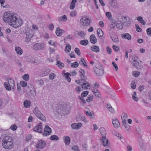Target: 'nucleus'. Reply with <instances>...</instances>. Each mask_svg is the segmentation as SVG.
<instances>
[{
	"label": "nucleus",
	"instance_id": "nucleus-32",
	"mask_svg": "<svg viewBox=\"0 0 151 151\" xmlns=\"http://www.w3.org/2000/svg\"><path fill=\"white\" fill-rule=\"evenodd\" d=\"M111 37L112 41L114 42H117L119 41L118 38L117 37L116 35H111Z\"/></svg>",
	"mask_w": 151,
	"mask_h": 151
},
{
	"label": "nucleus",
	"instance_id": "nucleus-42",
	"mask_svg": "<svg viewBox=\"0 0 151 151\" xmlns=\"http://www.w3.org/2000/svg\"><path fill=\"white\" fill-rule=\"evenodd\" d=\"M23 79L26 81H28L29 79V76L27 74L24 75L22 76Z\"/></svg>",
	"mask_w": 151,
	"mask_h": 151
},
{
	"label": "nucleus",
	"instance_id": "nucleus-30",
	"mask_svg": "<svg viewBox=\"0 0 151 151\" xmlns=\"http://www.w3.org/2000/svg\"><path fill=\"white\" fill-rule=\"evenodd\" d=\"M127 120H122V124L126 128H127L129 129V126L128 125V123L127 122Z\"/></svg>",
	"mask_w": 151,
	"mask_h": 151
},
{
	"label": "nucleus",
	"instance_id": "nucleus-9",
	"mask_svg": "<svg viewBox=\"0 0 151 151\" xmlns=\"http://www.w3.org/2000/svg\"><path fill=\"white\" fill-rule=\"evenodd\" d=\"M42 124L41 123H40L39 124H38L34 128L33 130L38 133H41L42 132V127L40 124Z\"/></svg>",
	"mask_w": 151,
	"mask_h": 151
},
{
	"label": "nucleus",
	"instance_id": "nucleus-10",
	"mask_svg": "<svg viewBox=\"0 0 151 151\" xmlns=\"http://www.w3.org/2000/svg\"><path fill=\"white\" fill-rule=\"evenodd\" d=\"M100 140L103 146H106L109 145V140L106 138V137H101Z\"/></svg>",
	"mask_w": 151,
	"mask_h": 151
},
{
	"label": "nucleus",
	"instance_id": "nucleus-16",
	"mask_svg": "<svg viewBox=\"0 0 151 151\" xmlns=\"http://www.w3.org/2000/svg\"><path fill=\"white\" fill-rule=\"evenodd\" d=\"M65 32L64 30L60 29L59 27H58L55 33L56 35L59 36H60L63 33Z\"/></svg>",
	"mask_w": 151,
	"mask_h": 151
},
{
	"label": "nucleus",
	"instance_id": "nucleus-8",
	"mask_svg": "<svg viewBox=\"0 0 151 151\" xmlns=\"http://www.w3.org/2000/svg\"><path fill=\"white\" fill-rule=\"evenodd\" d=\"M45 145L46 143L45 141L40 140L36 145V148L38 149H42L45 147Z\"/></svg>",
	"mask_w": 151,
	"mask_h": 151
},
{
	"label": "nucleus",
	"instance_id": "nucleus-1",
	"mask_svg": "<svg viewBox=\"0 0 151 151\" xmlns=\"http://www.w3.org/2000/svg\"><path fill=\"white\" fill-rule=\"evenodd\" d=\"M3 147L5 149H10L13 147L12 138L9 136H6L3 138L2 142Z\"/></svg>",
	"mask_w": 151,
	"mask_h": 151
},
{
	"label": "nucleus",
	"instance_id": "nucleus-47",
	"mask_svg": "<svg viewBox=\"0 0 151 151\" xmlns=\"http://www.w3.org/2000/svg\"><path fill=\"white\" fill-rule=\"evenodd\" d=\"M78 63L77 62H75L71 64V66L73 68H76L78 67Z\"/></svg>",
	"mask_w": 151,
	"mask_h": 151
},
{
	"label": "nucleus",
	"instance_id": "nucleus-27",
	"mask_svg": "<svg viewBox=\"0 0 151 151\" xmlns=\"http://www.w3.org/2000/svg\"><path fill=\"white\" fill-rule=\"evenodd\" d=\"M15 51H16L17 53L19 55H21L22 53V51L21 48L19 47H16L15 48Z\"/></svg>",
	"mask_w": 151,
	"mask_h": 151
},
{
	"label": "nucleus",
	"instance_id": "nucleus-12",
	"mask_svg": "<svg viewBox=\"0 0 151 151\" xmlns=\"http://www.w3.org/2000/svg\"><path fill=\"white\" fill-rule=\"evenodd\" d=\"M8 84L10 85L12 88L13 89L14 88L15 86V82L14 81L11 79V78H8Z\"/></svg>",
	"mask_w": 151,
	"mask_h": 151
},
{
	"label": "nucleus",
	"instance_id": "nucleus-57",
	"mask_svg": "<svg viewBox=\"0 0 151 151\" xmlns=\"http://www.w3.org/2000/svg\"><path fill=\"white\" fill-rule=\"evenodd\" d=\"M112 64L113 66L114 67L115 70L117 71L118 69V67L117 65L115 63V62L113 61L112 62Z\"/></svg>",
	"mask_w": 151,
	"mask_h": 151
},
{
	"label": "nucleus",
	"instance_id": "nucleus-34",
	"mask_svg": "<svg viewBox=\"0 0 151 151\" xmlns=\"http://www.w3.org/2000/svg\"><path fill=\"white\" fill-rule=\"evenodd\" d=\"M76 33H77L78 34L79 36L82 37H84L85 34L84 32L83 31H80V32L76 31Z\"/></svg>",
	"mask_w": 151,
	"mask_h": 151
},
{
	"label": "nucleus",
	"instance_id": "nucleus-53",
	"mask_svg": "<svg viewBox=\"0 0 151 151\" xmlns=\"http://www.w3.org/2000/svg\"><path fill=\"white\" fill-rule=\"evenodd\" d=\"M112 48L114 50V51L115 52H117L119 51V47L116 45H113L112 46Z\"/></svg>",
	"mask_w": 151,
	"mask_h": 151
},
{
	"label": "nucleus",
	"instance_id": "nucleus-40",
	"mask_svg": "<svg viewBox=\"0 0 151 151\" xmlns=\"http://www.w3.org/2000/svg\"><path fill=\"white\" fill-rule=\"evenodd\" d=\"M122 25V23H117V22L116 23V26L117 29H122L123 28Z\"/></svg>",
	"mask_w": 151,
	"mask_h": 151
},
{
	"label": "nucleus",
	"instance_id": "nucleus-13",
	"mask_svg": "<svg viewBox=\"0 0 151 151\" xmlns=\"http://www.w3.org/2000/svg\"><path fill=\"white\" fill-rule=\"evenodd\" d=\"M81 23L84 26H87L91 22L90 19H80Z\"/></svg>",
	"mask_w": 151,
	"mask_h": 151
},
{
	"label": "nucleus",
	"instance_id": "nucleus-63",
	"mask_svg": "<svg viewBox=\"0 0 151 151\" xmlns=\"http://www.w3.org/2000/svg\"><path fill=\"white\" fill-rule=\"evenodd\" d=\"M94 94L95 96L97 97L100 98L101 97V94L99 91H97L96 92H95Z\"/></svg>",
	"mask_w": 151,
	"mask_h": 151
},
{
	"label": "nucleus",
	"instance_id": "nucleus-48",
	"mask_svg": "<svg viewBox=\"0 0 151 151\" xmlns=\"http://www.w3.org/2000/svg\"><path fill=\"white\" fill-rule=\"evenodd\" d=\"M88 91H83L81 94V96L82 97H85L87 96L88 94Z\"/></svg>",
	"mask_w": 151,
	"mask_h": 151
},
{
	"label": "nucleus",
	"instance_id": "nucleus-20",
	"mask_svg": "<svg viewBox=\"0 0 151 151\" xmlns=\"http://www.w3.org/2000/svg\"><path fill=\"white\" fill-rule=\"evenodd\" d=\"M123 17H124V19L129 18V17L128 16H124L119 13H117L116 14V18L117 19H122Z\"/></svg>",
	"mask_w": 151,
	"mask_h": 151
},
{
	"label": "nucleus",
	"instance_id": "nucleus-49",
	"mask_svg": "<svg viewBox=\"0 0 151 151\" xmlns=\"http://www.w3.org/2000/svg\"><path fill=\"white\" fill-rule=\"evenodd\" d=\"M132 73L133 75L135 77H137L140 74L139 72L137 71H133Z\"/></svg>",
	"mask_w": 151,
	"mask_h": 151
},
{
	"label": "nucleus",
	"instance_id": "nucleus-51",
	"mask_svg": "<svg viewBox=\"0 0 151 151\" xmlns=\"http://www.w3.org/2000/svg\"><path fill=\"white\" fill-rule=\"evenodd\" d=\"M77 14V12L75 10L73 11L70 13V16L72 17H74Z\"/></svg>",
	"mask_w": 151,
	"mask_h": 151
},
{
	"label": "nucleus",
	"instance_id": "nucleus-11",
	"mask_svg": "<svg viewBox=\"0 0 151 151\" xmlns=\"http://www.w3.org/2000/svg\"><path fill=\"white\" fill-rule=\"evenodd\" d=\"M119 21L120 23H122V25L124 26H129L131 23L130 19H122Z\"/></svg>",
	"mask_w": 151,
	"mask_h": 151
},
{
	"label": "nucleus",
	"instance_id": "nucleus-33",
	"mask_svg": "<svg viewBox=\"0 0 151 151\" xmlns=\"http://www.w3.org/2000/svg\"><path fill=\"white\" fill-rule=\"evenodd\" d=\"M4 85L7 90L10 91L11 90L12 87H11L10 85H9L7 82H5L4 83Z\"/></svg>",
	"mask_w": 151,
	"mask_h": 151
},
{
	"label": "nucleus",
	"instance_id": "nucleus-31",
	"mask_svg": "<svg viewBox=\"0 0 151 151\" xmlns=\"http://www.w3.org/2000/svg\"><path fill=\"white\" fill-rule=\"evenodd\" d=\"M109 3L111 6L114 7L116 5V0H109Z\"/></svg>",
	"mask_w": 151,
	"mask_h": 151
},
{
	"label": "nucleus",
	"instance_id": "nucleus-39",
	"mask_svg": "<svg viewBox=\"0 0 151 151\" xmlns=\"http://www.w3.org/2000/svg\"><path fill=\"white\" fill-rule=\"evenodd\" d=\"M30 91L31 95L33 96H34L36 95V91L34 87L32 88L30 90Z\"/></svg>",
	"mask_w": 151,
	"mask_h": 151
},
{
	"label": "nucleus",
	"instance_id": "nucleus-21",
	"mask_svg": "<svg viewBox=\"0 0 151 151\" xmlns=\"http://www.w3.org/2000/svg\"><path fill=\"white\" fill-rule=\"evenodd\" d=\"M100 132L102 136L101 137H106V132L105 129L103 127H101L100 129Z\"/></svg>",
	"mask_w": 151,
	"mask_h": 151
},
{
	"label": "nucleus",
	"instance_id": "nucleus-6",
	"mask_svg": "<svg viewBox=\"0 0 151 151\" xmlns=\"http://www.w3.org/2000/svg\"><path fill=\"white\" fill-rule=\"evenodd\" d=\"M45 47V45L43 43H38L35 44L33 46V48L35 50H42L44 49Z\"/></svg>",
	"mask_w": 151,
	"mask_h": 151
},
{
	"label": "nucleus",
	"instance_id": "nucleus-28",
	"mask_svg": "<svg viewBox=\"0 0 151 151\" xmlns=\"http://www.w3.org/2000/svg\"><path fill=\"white\" fill-rule=\"evenodd\" d=\"M64 75L65 76V77L66 78L67 81L69 82H70L71 81V79L69 76H70V74L69 73H64Z\"/></svg>",
	"mask_w": 151,
	"mask_h": 151
},
{
	"label": "nucleus",
	"instance_id": "nucleus-7",
	"mask_svg": "<svg viewBox=\"0 0 151 151\" xmlns=\"http://www.w3.org/2000/svg\"><path fill=\"white\" fill-rule=\"evenodd\" d=\"M52 132L51 129L47 125L45 126L44 129V131L42 133L43 135L45 136H48L50 135Z\"/></svg>",
	"mask_w": 151,
	"mask_h": 151
},
{
	"label": "nucleus",
	"instance_id": "nucleus-36",
	"mask_svg": "<svg viewBox=\"0 0 151 151\" xmlns=\"http://www.w3.org/2000/svg\"><path fill=\"white\" fill-rule=\"evenodd\" d=\"M88 41L87 40H82L80 42V44L82 45H86L88 44Z\"/></svg>",
	"mask_w": 151,
	"mask_h": 151
},
{
	"label": "nucleus",
	"instance_id": "nucleus-64",
	"mask_svg": "<svg viewBox=\"0 0 151 151\" xmlns=\"http://www.w3.org/2000/svg\"><path fill=\"white\" fill-rule=\"evenodd\" d=\"M127 151H131L132 150V148L131 146L129 145H127Z\"/></svg>",
	"mask_w": 151,
	"mask_h": 151
},
{
	"label": "nucleus",
	"instance_id": "nucleus-52",
	"mask_svg": "<svg viewBox=\"0 0 151 151\" xmlns=\"http://www.w3.org/2000/svg\"><path fill=\"white\" fill-rule=\"evenodd\" d=\"M135 26L137 31L138 32H141L142 29L139 27V25L137 24H136Z\"/></svg>",
	"mask_w": 151,
	"mask_h": 151
},
{
	"label": "nucleus",
	"instance_id": "nucleus-3",
	"mask_svg": "<svg viewBox=\"0 0 151 151\" xmlns=\"http://www.w3.org/2000/svg\"><path fill=\"white\" fill-rule=\"evenodd\" d=\"M4 19H19V16L15 13L6 12L4 14Z\"/></svg>",
	"mask_w": 151,
	"mask_h": 151
},
{
	"label": "nucleus",
	"instance_id": "nucleus-59",
	"mask_svg": "<svg viewBox=\"0 0 151 151\" xmlns=\"http://www.w3.org/2000/svg\"><path fill=\"white\" fill-rule=\"evenodd\" d=\"M147 34L148 35L150 36L151 35V28L149 27L147 29Z\"/></svg>",
	"mask_w": 151,
	"mask_h": 151
},
{
	"label": "nucleus",
	"instance_id": "nucleus-44",
	"mask_svg": "<svg viewBox=\"0 0 151 151\" xmlns=\"http://www.w3.org/2000/svg\"><path fill=\"white\" fill-rule=\"evenodd\" d=\"M139 63V62L137 61L134 63H132V64H133L134 66L137 68H138L140 67V66H138Z\"/></svg>",
	"mask_w": 151,
	"mask_h": 151
},
{
	"label": "nucleus",
	"instance_id": "nucleus-17",
	"mask_svg": "<svg viewBox=\"0 0 151 151\" xmlns=\"http://www.w3.org/2000/svg\"><path fill=\"white\" fill-rule=\"evenodd\" d=\"M90 41L93 44H95L97 42V39L94 35H91L90 37Z\"/></svg>",
	"mask_w": 151,
	"mask_h": 151
},
{
	"label": "nucleus",
	"instance_id": "nucleus-22",
	"mask_svg": "<svg viewBox=\"0 0 151 151\" xmlns=\"http://www.w3.org/2000/svg\"><path fill=\"white\" fill-rule=\"evenodd\" d=\"M91 49L93 51L96 52H99V48L98 46L93 45L91 47Z\"/></svg>",
	"mask_w": 151,
	"mask_h": 151
},
{
	"label": "nucleus",
	"instance_id": "nucleus-14",
	"mask_svg": "<svg viewBox=\"0 0 151 151\" xmlns=\"http://www.w3.org/2000/svg\"><path fill=\"white\" fill-rule=\"evenodd\" d=\"M118 20L117 21L115 19H110V27L111 28H114L116 26V23L118 22Z\"/></svg>",
	"mask_w": 151,
	"mask_h": 151
},
{
	"label": "nucleus",
	"instance_id": "nucleus-55",
	"mask_svg": "<svg viewBox=\"0 0 151 151\" xmlns=\"http://www.w3.org/2000/svg\"><path fill=\"white\" fill-rule=\"evenodd\" d=\"M79 72L81 73V76H84L85 74V72L84 70L82 69H80L79 70Z\"/></svg>",
	"mask_w": 151,
	"mask_h": 151
},
{
	"label": "nucleus",
	"instance_id": "nucleus-25",
	"mask_svg": "<svg viewBox=\"0 0 151 151\" xmlns=\"http://www.w3.org/2000/svg\"><path fill=\"white\" fill-rule=\"evenodd\" d=\"M64 142L66 144L69 145L70 142V138L68 136H65L64 137Z\"/></svg>",
	"mask_w": 151,
	"mask_h": 151
},
{
	"label": "nucleus",
	"instance_id": "nucleus-43",
	"mask_svg": "<svg viewBox=\"0 0 151 151\" xmlns=\"http://www.w3.org/2000/svg\"><path fill=\"white\" fill-rule=\"evenodd\" d=\"M127 113H123L122 114V120L127 119Z\"/></svg>",
	"mask_w": 151,
	"mask_h": 151
},
{
	"label": "nucleus",
	"instance_id": "nucleus-61",
	"mask_svg": "<svg viewBox=\"0 0 151 151\" xmlns=\"http://www.w3.org/2000/svg\"><path fill=\"white\" fill-rule=\"evenodd\" d=\"M67 39H71L73 40V37L72 35H68L65 38L64 40H66Z\"/></svg>",
	"mask_w": 151,
	"mask_h": 151
},
{
	"label": "nucleus",
	"instance_id": "nucleus-5",
	"mask_svg": "<svg viewBox=\"0 0 151 151\" xmlns=\"http://www.w3.org/2000/svg\"><path fill=\"white\" fill-rule=\"evenodd\" d=\"M94 71L97 76H101L104 73V69L103 67L100 65L98 68L96 67L94 68Z\"/></svg>",
	"mask_w": 151,
	"mask_h": 151
},
{
	"label": "nucleus",
	"instance_id": "nucleus-54",
	"mask_svg": "<svg viewBox=\"0 0 151 151\" xmlns=\"http://www.w3.org/2000/svg\"><path fill=\"white\" fill-rule=\"evenodd\" d=\"M75 52L78 55H80L81 54L80 51L78 48H76L75 49Z\"/></svg>",
	"mask_w": 151,
	"mask_h": 151
},
{
	"label": "nucleus",
	"instance_id": "nucleus-50",
	"mask_svg": "<svg viewBox=\"0 0 151 151\" xmlns=\"http://www.w3.org/2000/svg\"><path fill=\"white\" fill-rule=\"evenodd\" d=\"M106 16L108 19H111L112 18V15L111 13L109 12H106Z\"/></svg>",
	"mask_w": 151,
	"mask_h": 151
},
{
	"label": "nucleus",
	"instance_id": "nucleus-29",
	"mask_svg": "<svg viewBox=\"0 0 151 151\" xmlns=\"http://www.w3.org/2000/svg\"><path fill=\"white\" fill-rule=\"evenodd\" d=\"M56 65L60 68H62L64 66V64L60 61L57 60Z\"/></svg>",
	"mask_w": 151,
	"mask_h": 151
},
{
	"label": "nucleus",
	"instance_id": "nucleus-2",
	"mask_svg": "<svg viewBox=\"0 0 151 151\" xmlns=\"http://www.w3.org/2000/svg\"><path fill=\"white\" fill-rule=\"evenodd\" d=\"M4 20L6 23L9 22V24L15 28L19 27L22 23V19H4Z\"/></svg>",
	"mask_w": 151,
	"mask_h": 151
},
{
	"label": "nucleus",
	"instance_id": "nucleus-19",
	"mask_svg": "<svg viewBox=\"0 0 151 151\" xmlns=\"http://www.w3.org/2000/svg\"><path fill=\"white\" fill-rule=\"evenodd\" d=\"M81 125L82 124L80 123L78 124L74 123L71 124V127L72 129H78L81 127Z\"/></svg>",
	"mask_w": 151,
	"mask_h": 151
},
{
	"label": "nucleus",
	"instance_id": "nucleus-60",
	"mask_svg": "<svg viewBox=\"0 0 151 151\" xmlns=\"http://www.w3.org/2000/svg\"><path fill=\"white\" fill-rule=\"evenodd\" d=\"M55 76V75L54 73H52L49 75L50 78L51 80L53 79Z\"/></svg>",
	"mask_w": 151,
	"mask_h": 151
},
{
	"label": "nucleus",
	"instance_id": "nucleus-46",
	"mask_svg": "<svg viewBox=\"0 0 151 151\" xmlns=\"http://www.w3.org/2000/svg\"><path fill=\"white\" fill-rule=\"evenodd\" d=\"M107 108H108L109 111H110L111 112L113 113L114 112V109L112 106L110 105H109L107 104Z\"/></svg>",
	"mask_w": 151,
	"mask_h": 151
},
{
	"label": "nucleus",
	"instance_id": "nucleus-41",
	"mask_svg": "<svg viewBox=\"0 0 151 151\" xmlns=\"http://www.w3.org/2000/svg\"><path fill=\"white\" fill-rule=\"evenodd\" d=\"M50 71L49 70H45L44 71H43L42 74V76H45L47 75L49 73Z\"/></svg>",
	"mask_w": 151,
	"mask_h": 151
},
{
	"label": "nucleus",
	"instance_id": "nucleus-62",
	"mask_svg": "<svg viewBox=\"0 0 151 151\" xmlns=\"http://www.w3.org/2000/svg\"><path fill=\"white\" fill-rule=\"evenodd\" d=\"M93 96H89L86 99V101L88 102H89L92 101L93 99Z\"/></svg>",
	"mask_w": 151,
	"mask_h": 151
},
{
	"label": "nucleus",
	"instance_id": "nucleus-38",
	"mask_svg": "<svg viewBox=\"0 0 151 151\" xmlns=\"http://www.w3.org/2000/svg\"><path fill=\"white\" fill-rule=\"evenodd\" d=\"M97 33L99 37L102 36L103 34V32L101 29H99L97 30Z\"/></svg>",
	"mask_w": 151,
	"mask_h": 151
},
{
	"label": "nucleus",
	"instance_id": "nucleus-18",
	"mask_svg": "<svg viewBox=\"0 0 151 151\" xmlns=\"http://www.w3.org/2000/svg\"><path fill=\"white\" fill-rule=\"evenodd\" d=\"M112 124L114 127L116 128L118 127L120 125L119 122L117 119H115L113 120Z\"/></svg>",
	"mask_w": 151,
	"mask_h": 151
},
{
	"label": "nucleus",
	"instance_id": "nucleus-56",
	"mask_svg": "<svg viewBox=\"0 0 151 151\" xmlns=\"http://www.w3.org/2000/svg\"><path fill=\"white\" fill-rule=\"evenodd\" d=\"M132 59L133 60V61H132V63H134V62L137 61V60L138 59V58L135 56V55H134L132 56Z\"/></svg>",
	"mask_w": 151,
	"mask_h": 151
},
{
	"label": "nucleus",
	"instance_id": "nucleus-58",
	"mask_svg": "<svg viewBox=\"0 0 151 151\" xmlns=\"http://www.w3.org/2000/svg\"><path fill=\"white\" fill-rule=\"evenodd\" d=\"M17 127L16 124L12 125L11 127V129L13 131L17 129Z\"/></svg>",
	"mask_w": 151,
	"mask_h": 151
},
{
	"label": "nucleus",
	"instance_id": "nucleus-26",
	"mask_svg": "<svg viewBox=\"0 0 151 151\" xmlns=\"http://www.w3.org/2000/svg\"><path fill=\"white\" fill-rule=\"evenodd\" d=\"M77 0H72L70 5V8L71 9H73L75 7V3L77 2Z\"/></svg>",
	"mask_w": 151,
	"mask_h": 151
},
{
	"label": "nucleus",
	"instance_id": "nucleus-37",
	"mask_svg": "<svg viewBox=\"0 0 151 151\" xmlns=\"http://www.w3.org/2000/svg\"><path fill=\"white\" fill-rule=\"evenodd\" d=\"M50 139L53 140H58L59 139V138L57 135H54L50 137Z\"/></svg>",
	"mask_w": 151,
	"mask_h": 151
},
{
	"label": "nucleus",
	"instance_id": "nucleus-35",
	"mask_svg": "<svg viewBox=\"0 0 151 151\" xmlns=\"http://www.w3.org/2000/svg\"><path fill=\"white\" fill-rule=\"evenodd\" d=\"M70 50L71 46L69 44H68L66 46L65 49V51L66 52H69L70 51Z\"/></svg>",
	"mask_w": 151,
	"mask_h": 151
},
{
	"label": "nucleus",
	"instance_id": "nucleus-23",
	"mask_svg": "<svg viewBox=\"0 0 151 151\" xmlns=\"http://www.w3.org/2000/svg\"><path fill=\"white\" fill-rule=\"evenodd\" d=\"M24 105L25 107L26 108H29L31 105V102L29 101L26 100L24 102Z\"/></svg>",
	"mask_w": 151,
	"mask_h": 151
},
{
	"label": "nucleus",
	"instance_id": "nucleus-24",
	"mask_svg": "<svg viewBox=\"0 0 151 151\" xmlns=\"http://www.w3.org/2000/svg\"><path fill=\"white\" fill-rule=\"evenodd\" d=\"M90 85L88 83V82H86L85 83H83L82 85H81L82 88L84 89H88L87 87L90 86Z\"/></svg>",
	"mask_w": 151,
	"mask_h": 151
},
{
	"label": "nucleus",
	"instance_id": "nucleus-4",
	"mask_svg": "<svg viewBox=\"0 0 151 151\" xmlns=\"http://www.w3.org/2000/svg\"><path fill=\"white\" fill-rule=\"evenodd\" d=\"M33 113L36 117L41 120L45 122L46 118L44 115L39 110L37 106H36L33 111Z\"/></svg>",
	"mask_w": 151,
	"mask_h": 151
},
{
	"label": "nucleus",
	"instance_id": "nucleus-15",
	"mask_svg": "<svg viewBox=\"0 0 151 151\" xmlns=\"http://www.w3.org/2000/svg\"><path fill=\"white\" fill-rule=\"evenodd\" d=\"M122 37L124 39H127L129 40H130L131 39V36L128 33H123L121 35Z\"/></svg>",
	"mask_w": 151,
	"mask_h": 151
},
{
	"label": "nucleus",
	"instance_id": "nucleus-45",
	"mask_svg": "<svg viewBox=\"0 0 151 151\" xmlns=\"http://www.w3.org/2000/svg\"><path fill=\"white\" fill-rule=\"evenodd\" d=\"M20 85L23 87H25L27 86V83L25 81H20Z\"/></svg>",
	"mask_w": 151,
	"mask_h": 151
}]
</instances>
